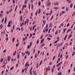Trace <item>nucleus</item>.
<instances>
[{
	"label": "nucleus",
	"instance_id": "f257e3e1",
	"mask_svg": "<svg viewBox=\"0 0 75 75\" xmlns=\"http://www.w3.org/2000/svg\"><path fill=\"white\" fill-rule=\"evenodd\" d=\"M51 3L50 2H47V4H46V6H49L51 5Z\"/></svg>",
	"mask_w": 75,
	"mask_h": 75
},
{
	"label": "nucleus",
	"instance_id": "f03ea898",
	"mask_svg": "<svg viewBox=\"0 0 75 75\" xmlns=\"http://www.w3.org/2000/svg\"><path fill=\"white\" fill-rule=\"evenodd\" d=\"M32 42H30L29 45H28L27 46V48L29 49V48L30 47L32 46Z\"/></svg>",
	"mask_w": 75,
	"mask_h": 75
},
{
	"label": "nucleus",
	"instance_id": "7ed1b4c3",
	"mask_svg": "<svg viewBox=\"0 0 75 75\" xmlns=\"http://www.w3.org/2000/svg\"><path fill=\"white\" fill-rule=\"evenodd\" d=\"M11 23H12V21H10L9 22H8V25H7V27H10L11 26Z\"/></svg>",
	"mask_w": 75,
	"mask_h": 75
},
{
	"label": "nucleus",
	"instance_id": "20e7f679",
	"mask_svg": "<svg viewBox=\"0 0 75 75\" xmlns=\"http://www.w3.org/2000/svg\"><path fill=\"white\" fill-rule=\"evenodd\" d=\"M30 64H28V62H27L25 64V67H28L30 66Z\"/></svg>",
	"mask_w": 75,
	"mask_h": 75
},
{
	"label": "nucleus",
	"instance_id": "39448f33",
	"mask_svg": "<svg viewBox=\"0 0 75 75\" xmlns=\"http://www.w3.org/2000/svg\"><path fill=\"white\" fill-rule=\"evenodd\" d=\"M27 22V24H28V23L29 22V20L28 19H27L26 20V21H25V23H24V25H25L26 24V23Z\"/></svg>",
	"mask_w": 75,
	"mask_h": 75
},
{
	"label": "nucleus",
	"instance_id": "423d86ee",
	"mask_svg": "<svg viewBox=\"0 0 75 75\" xmlns=\"http://www.w3.org/2000/svg\"><path fill=\"white\" fill-rule=\"evenodd\" d=\"M8 61V60L7 59H5L4 61V64H6Z\"/></svg>",
	"mask_w": 75,
	"mask_h": 75
},
{
	"label": "nucleus",
	"instance_id": "0eeeda50",
	"mask_svg": "<svg viewBox=\"0 0 75 75\" xmlns=\"http://www.w3.org/2000/svg\"><path fill=\"white\" fill-rule=\"evenodd\" d=\"M62 63V62H61L60 63H59L58 64H57L56 66L57 67H58L60 65H61V64Z\"/></svg>",
	"mask_w": 75,
	"mask_h": 75
},
{
	"label": "nucleus",
	"instance_id": "6e6552de",
	"mask_svg": "<svg viewBox=\"0 0 75 75\" xmlns=\"http://www.w3.org/2000/svg\"><path fill=\"white\" fill-rule=\"evenodd\" d=\"M11 59V57L10 56H8L7 57V59H8V62H9Z\"/></svg>",
	"mask_w": 75,
	"mask_h": 75
},
{
	"label": "nucleus",
	"instance_id": "1a4fd4ad",
	"mask_svg": "<svg viewBox=\"0 0 75 75\" xmlns=\"http://www.w3.org/2000/svg\"><path fill=\"white\" fill-rule=\"evenodd\" d=\"M67 30V29L66 28H64L63 29V33H64L65 32H66V30Z\"/></svg>",
	"mask_w": 75,
	"mask_h": 75
},
{
	"label": "nucleus",
	"instance_id": "9d476101",
	"mask_svg": "<svg viewBox=\"0 0 75 75\" xmlns=\"http://www.w3.org/2000/svg\"><path fill=\"white\" fill-rule=\"evenodd\" d=\"M52 10H51L50 13H49V15H51L52 14Z\"/></svg>",
	"mask_w": 75,
	"mask_h": 75
},
{
	"label": "nucleus",
	"instance_id": "9b49d317",
	"mask_svg": "<svg viewBox=\"0 0 75 75\" xmlns=\"http://www.w3.org/2000/svg\"><path fill=\"white\" fill-rule=\"evenodd\" d=\"M25 53L26 54H28V56H29L30 53V52L28 53V51H25Z\"/></svg>",
	"mask_w": 75,
	"mask_h": 75
},
{
	"label": "nucleus",
	"instance_id": "f8f14e48",
	"mask_svg": "<svg viewBox=\"0 0 75 75\" xmlns=\"http://www.w3.org/2000/svg\"><path fill=\"white\" fill-rule=\"evenodd\" d=\"M6 21H7V18H6V17L5 18V21H4V23L5 24L6 22Z\"/></svg>",
	"mask_w": 75,
	"mask_h": 75
},
{
	"label": "nucleus",
	"instance_id": "ddd939ff",
	"mask_svg": "<svg viewBox=\"0 0 75 75\" xmlns=\"http://www.w3.org/2000/svg\"><path fill=\"white\" fill-rule=\"evenodd\" d=\"M27 39V37H25V38H23V41H25V40H26Z\"/></svg>",
	"mask_w": 75,
	"mask_h": 75
},
{
	"label": "nucleus",
	"instance_id": "4468645a",
	"mask_svg": "<svg viewBox=\"0 0 75 75\" xmlns=\"http://www.w3.org/2000/svg\"><path fill=\"white\" fill-rule=\"evenodd\" d=\"M59 4V2H56L54 3V5H58Z\"/></svg>",
	"mask_w": 75,
	"mask_h": 75
},
{
	"label": "nucleus",
	"instance_id": "2eb2a0df",
	"mask_svg": "<svg viewBox=\"0 0 75 75\" xmlns=\"http://www.w3.org/2000/svg\"><path fill=\"white\" fill-rule=\"evenodd\" d=\"M67 2H68V4H69L71 2V1H70V0H67Z\"/></svg>",
	"mask_w": 75,
	"mask_h": 75
},
{
	"label": "nucleus",
	"instance_id": "dca6fc26",
	"mask_svg": "<svg viewBox=\"0 0 75 75\" xmlns=\"http://www.w3.org/2000/svg\"><path fill=\"white\" fill-rule=\"evenodd\" d=\"M67 35H65V37H64V41H65L66 40V38H67Z\"/></svg>",
	"mask_w": 75,
	"mask_h": 75
},
{
	"label": "nucleus",
	"instance_id": "f3484780",
	"mask_svg": "<svg viewBox=\"0 0 75 75\" xmlns=\"http://www.w3.org/2000/svg\"><path fill=\"white\" fill-rule=\"evenodd\" d=\"M44 40V39H42L41 40V41L40 43L41 44L42 42H43V41Z\"/></svg>",
	"mask_w": 75,
	"mask_h": 75
},
{
	"label": "nucleus",
	"instance_id": "a211bd4d",
	"mask_svg": "<svg viewBox=\"0 0 75 75\" xmlns=\"http://www.w3.org/2000/svg\"><path fill=\"white\" fill-rule=\"evenodd\" d=\"M45 45V44H44V43H43L41 46H40V47H43V46Z\"/></svg>",
	"mask_w": 75,
	"mask_h": 75
},
{
	"label": "nucleus",
	"instance_id": "6ab92c4d",
	"mask_svg": "<svg viewBox=\"0 0 75 75\" xmlns=\"http://www.w3.org/2000/svg\"><path fill=\"white\" fill-rule=\"evenodd\" d=\"M59 40H57L56 41H55L54 43V44H55V43H57V42H58V41Z\"/></svg>",
	"mask_w": 75,
	"mask_h": 75
},
{
	"label": "nucleus",
	"instance_id": "aec40b11",
	"mask_svg": "<svg viewBox=\"0 0 75 75\" xmlns=\"http://www.w3.org/2000/svg\"><path fill=\"white\" fill-rule=\"evenodd\" d=\"M62 73L61 72H59L57 74V75H61Z\"/></svg>",
	"mask_w": 75,
	"mask_h": 75
},
{
	"label": "nucleus",
	"instance_id": "412c9836",
	"mask_svg": "<svg viewBox=\"0 0 75 75\" xmlns=\"http://www.w3.org/2000/svg\"><path fill=\"white\" fill-rule=\"evenodd\" d=\"M58 70L59 71L61 69V67H59L57 68Z\"/></svg>",
	"mask_w": 75,
	"mask_h": 75
},
{
	"label": "nucleus",
	"instance_id": "4be33fe9",
	"mask_svg": "<svg viewBox=\"0 0 75 75\" xmlns=\"http://www.w3.org/2000/svg\"><path fill=\"white\" fill-rule=\"evenodd\" d=\"M15 40V38H13L12 39V42H14Z\"/></svg>",
	"mask_w": 75,
	"mask_h": 75
},
{
	"label": "nucleus",
	"instance_id": "5701e85b",
	"mask_svg": "<svg viewBox=\"0 0 75 75\" xmlns=\"http://www.w3.org/2000/svg\"><path fill=\"white\" fill-rule=\"evenodd\" d=\"M14 68V67H11L10 69V70H13V69Z\"/></svg>",
	"mask_w": 75,
	"mask_h": 75
},
{
	"label": "nucleus",
	"instance_id": "b1692460",
	"mask_svg": "<svg viewBox=\"0 0 75 75\" xmlns=\"http://www.w3.org/2000/svg\"><path fill=\"white\" fill-rule=\"evenodd\" d=\"M73 6V4H71V5H70V8H72Z\"/></svg>",
	"mask_w": 75,
	"mask_h": 75
},
{
	"label": "nucleus",
	"instance_id": "393cba45",
	"mask_svg": "<svg viewBox=\"0 0 75 75\" xmlns=\"http://www.w3.org/2000/svg\"><path fill=\"white\" fill-rule=\"evenodd\" d=\"M22 18H23L21 16V17H20V20H21V21H22Z\"/></svg>",
	"mask_w": 75,
	"mask_h": 75
},
{
	"label": "nucleus",
	"instance_id": "a878e982",
	"mask_svg": "<svg viewBox=\"0 0 75 75\" xmlns=\"http://www.w3.org/2000/svg\"><path fill=\"white\" fill-rule=\"evenodd\" d=\"M36 26V25H34L33 27V30L34 29V28H35V27Z\"/></svg>",
	"mask_w": 75,
	"mask_h": 75
},
{
	"label": "nucleus",
	"instance_id": "bb28decb",
	"mask_svg": "<svg viewBox=\"0 0 75 75\" xmlns=\"http://www.w3.org/2000/svg\"><path fill=\"white\" fill-rule=\"evenodd\" d=\"M3 60H4V59L3 58L1 59V60H0L1 62H3Z\"/></svg>",
	"mask_w": 75,
	"mask_h": 75
},
{
	"label": "nucleus",
	"instance_id": "cd10ccee",
	"mask_svg": "<svg viewBox=\"0 0 75 75\" xmlns=\"http://www.w3.org/2000/svg\"><path fill=\"white\" fill-rule=\"evenodd\" d=\"M38 54H37V55L36 54L35 55V58H36L37 57V56H38Z\"/></svg>",
	"mask_w": 75,
	"mask_h": 75
},
{
	"label": "nucleus",
	"instance_id": "c85d7f7f",
	"mask_svg": "<svg viewBox=\"0 0 75 75\" xmlns=\"http://www.w3.org/2000/svg\"><path fill=\"white\" fill-rule=\"evenodd\" d=\"M58 31L57 30V31H56V32H55V35H57V34H58Z\"/></svg>",
	"mask_w": 75,
	"mask_h": 75
},
{
	"label": "nucleus",
	"instance_id": "c756f323",
	"mask_svg": "<svg viewBox=\"0 0 75 75\" xmlns=\"http://www.w3.org/2000/svg\"><path fill=\"white\" fill-rule=\"evenodd\" d=\"M27 3V1L26 0H25V2H24V3H25V4H26Z\"/></svg>",
	"mask_w": 75,
	"mask_h": 75
},
{
	"label": "nucleus",
	"instance_id": "7c9ffc66",
	"mask_svg": "<svg viewBox=\"0 0 75 75\" xmlns=\"http://www.w3.org/2000/svg\"><path fill=\"white\" fill-rule=\"evenodd\" d=\"M71 30V29H69L67 31V33H68Z\"/></svg>",
	"mask_w": 75,
	"mask_h": 75
},
{
	"label": "nucleus",
	"instance_id": "2f4dec72",
	"mask_svg": "<svg viewBox=\"0 0 75 75\" xmlns=\"http://www.w3.org/2000/svg\"><path fill=\"white\" fill-rule=\"evenodd\" d=\"M16 51H15V52L13 53V55L14 56L16 54Z\"/></svg>",
	"mask_w": 75,
	"mask_h": 75
},
{
	"label": "nucleus",
	"instance_id": "473e14b6",
	"mask_svg": "<svg viewBox=\"0 0 75 75\" xmlns=\"http://www.w3.org/2000/svg\"><path fill=\"white\" fill-rule=\"evenodd\" d=\"M40 12H41V10L40 9H39L38 13L39 14V13H40Z\"/></svg>",
	"mask_w": 75,
	"mask_h": 75
},
{
	"label": "nucleus",
	"instance_id": "72a5a7b5",
	"mask_svg": "<svg viewBox=\"0 0 75 75\" xmlns=\"http://www.w3.org/2000/svg\"><path fill=\"white\" fill-rule=\"evenodd\" d=\"M42 61L41 60V61L40 62V64H39V66L40 65L42 64Z\"/></svg>",
	"mask_w": 75,
	"mask_h": 75
},
{
	"label": "nucleus",
	"instance_id": "f704fd0d",
	"mask_svg": "<svg viewBox=\"0 0 75 75\" xmlns=\"http://www.w3.org/2000/svg\"><path fill=\"white\" fill-rule=\"evenodd\" d=\"M72 36V35L71 34L69 36V37H68V38L69 39Z\"/></svg>",
	"mask_w": 75,
	"mask_h": 75
},
{
	"label": "nucleus",
	"instance_id": "c9c22d12",
	"mask_svg": "<svg viewBox=\"0 0 75 75\" xmlns=\"http://www.w3.org/2000/svg\"><path fill=\"white\" fill-rule=\"evenodd\" d=\"M0 28L1 29H2V24H1L0 26Z\"/></svg>",
	"mask_w": 75,
	"mask_h": 75
},
{
	"label": "nucleus",
	"instance_id": "e433bc0d",
	"mask_svg": "<svg viewBox=\"0 0 75 75\" xmlns=\"http://www.w3.org/2000/svg\"><path fill=\"white\" fill-rule=\"evenodd\" d=\"M39 41L38 40H37V44H39Z\"/></svg>",
	"mask_w": 75,
	"mask_h": 75
},
{
	"label": "nucleus",
	"instance_id": "4c0bfd02",
	"mask_svg": "<svg viewBox=\"0 0 75 75\" xmlns=\"http://www.w3.org/2000/svg\"><path fill=\"white\" fill-rule=\"evenodd\" d=\"M49 26L50 27H52V24L51 23H50L49 25Z\"/></svg>",
	"mask_w": 75,
	"mask_h": 75
},
{
	"label": "nucleus",
	"instance_id": "58836bf2",
	"mask_svg": "<svg viewBox=\"0 0 75 75\" xmlns=\"http://www.w3.org/2000/svg\"><path fill=\"white\" fill-rule=\"evenodd\" d=\"M34 74H33V75H36V71H35L34 72Z\"/></svg>",
	"mask_w": 75,
	"mask_h": 75
},
{
	"label": "nucleus",
	"instance_id": "ea45409f",
	"mask_svg": "<svg viewBox=\"0 0 75 75\" xmlns=\"http://www.w3.org/2000/svg\"><path fill=\"white\" fill-rule=\"evenodd\" d=\"M20 56L18 54L17 55V58L18 59H19Z\"/></svg>",
	"mask_w": 75,
	"mask_h": 75
},
{
	"label": "nucleus",
	"instance_id": "a19ab883",
	"mask_svg": "<svg viewBox=\"0 0 75 75\" xmlns=\"http://www.w3.org/2000/svg\"><path fill=\"white\" fill-rule=\"evenodd\" d=\"M69 57V56L68 55L66 56V59H67L68 57Z\"/></svg>",
	"mask_w": 75,
	"mask_h": 75
},
{
	"label": "nucleus",
	"instance_id": "79ce46f5",
	"mask_svg": "<svg viewBox=\"0 0 75 75\" xmlns=\"http://www.w3.org/2000/svg\"><path fill=\"white\" fill-rule=\"evenodd\" d=\"M33 5L32 4H31V8H32V10H33Z\"/></svg>",
	"mask_w": 75,
	"mask_h": 75
},
{
	"label": "nucleus",
	"instance_id": "37998d69",
	"mask_svg": "<svg viewBox=\"0 0 75 75\" xmlns=\"http://www.w3.org/2000/svg\"><path fill=\"white\" fill-rule=\"evenodd\" d=\"M17 6H16V8H15V10H14L15 11H16V9H17Z\"/></svg>",
	"mask_w": 75,
	"mask_h": 75
},
{
	"label": "nucleus",
	"instance_id": "c03bdc74",
	"mask_svg": "<svg viewBox=\"0 0 75 75\" xmlns=\"http://www.w3.org/2000/svg\"><path fill=\"white\" fill-rule=\"evenodd\" d=\"M53 18V16H52L51 19H50V20H52Z\"/></svg>",
	"mask_w": 75,
	"mask_h": 75
},
{
	"label": "nucleus",
	"instance_id": "a18cd8bd",
	"mask_svg": "<svg viewBox=\"0 0 75 75\" xmlns=\"http://www.w3.org/2000/svg\"><path fill=\"white\" fill-rule=\"evenodd\" d=\"M45 30L46 32H47L48 31V29L47 28H46V29Z\"/></svg>",
	"mask_w": 75,
	"mask_h": 75
},
{
	"label": "nucleus",
	"instance_id": "49530a36",
	"mask_svg": "<svg viewBox=\"0 0 75 75\" xmlns=\"http://www.w3.org/2000/svg\"><path fill=\"white\" fill-rule=\"evenodd\" d=\"M65 12V11H63L62 12V14H63V13H64Z\"/></svg>",
	"mask_w": 75,
	"mask_h": 75
},
{
	"label": "nucleus",
	"instance_id": "de8ad7c7",
	"mask_svg": "<svg viewBox=\"0 0 75 75\" xmlns=\"http://www.w3.org/2000/svg\"><path fill=\"white\" fill-rule=\"evenodd\" d=\"M38 11H37V12H36V13H35V15H36V16H37V13H38Z\"/></svg>",
	"mask_w": 75,
	"mask_h": 75
},
{
	"label": "nucleus",
	"instance_id": "09e8293b",
	"mask_svg": "<svg viewBox=\"0 0 75 75\" xmlns=\"http://www.w3.org/2000/svg\"><path fill=\"white\" fill-rule=\"evenodd\" d=\"M40 4H41V2H39V3H38V5L39 6H40Z\"/></svg>",
	"mask_w": 75,
	"mask_h": 75
},
{
	"label": "nucleus",
	"instance_id": "8fccbe9b",
	"mask_svg": "<svg viewBox=\"0 0 75 75\" xmlns=\"http://www.w3.org/2000/svg\"><path fill=\"white\" fill-rule=\"evenodd\" d=\"M19 45V43H18L17 44H16V46L17 47L18 45Z\"/></svg>",
	"mask_w": 75,
	"mask_h": 75
},
{
	"label": "nucleus",
	"instance_id": "3c124183",
	"mask_svg": "<svg viewBox=\"0 0 75 75\" xmlns=\"http://www.w3.org/2000/svg\"><path fill=\"white\" fill-rule=\"evenodd\" d=\"M43 23L44 24H45V23H46L45 21H43Z\"/></svg>",
	"mask_w": 75,
	"mask_h": 75
},
{
	"label": "nucleus",
	"instance_id": "603ef678",
	"mask_svg": "<svg viewBox=\"0 0 75 75\" xmlns=\"http://www.w3.org/2000/svg\"><path fill=\"white\" fill-rule=\"evenodd\" d=\"M75 52H73V54H72V56H73V57L74 56V54H75Z\"/></svg>",
	"mask_w": 75,
	"mask_h": 75
},
{
	"label": "nucleus",
	"instance_id": "864d4df0",
	"mask_svg": "<svg viewBox=\"0 0 75 75\" xmlns=\"http://www.w3.org/2000/svg\"><path fill=\"white\" fill-rule=\"evenodd\" d=\"M54 9H56V10H57L58 9V8L57 7H54Z\"/></svg>",
	"mask_w": 75,
	"mask_h": 75
},
{
	"label": "nucleus",
	"instance_id": "5fc2aeb1",
	"mask_svg": "<svg viewBox=\"0 0 75 75\" xmlns=\"http://www.w3.org/2000/svg\"><path fill=\"white\" fill-rule=\"evenodd\" d=\"M66 10L67 11H69V10H68V8H66Z\"/></svg>",
	"mask_w": 75,
	"mask_h": 75
},
{
	"label": "nucleus",
	"instance_id": "6e6d98bb",
	"mask_svg": "<svg viewBox=\"0 0 75 75\" xmlns=\"http://www.w3.org/2000/svg\"><path fill=\"white\" fill-rule=\"evenodd\" d=\"M12 9H11L9 11V12H11V11H12Z\"/></svg>",
	"mask_w": 75,
	"mask_h": 75
},
{
	"label": "nucleus",
	"instance_id": "4d7b16f0",
	"mask_svg": "<svg viewBox=\"0 0 75 75\" xmlns=\"http://www.w3.org/2000/svg\"><path fill=\"white\" fill-rule=\"evenodd\" d=\"M4 21V18H3V19H2V21H1V23H2Z\"/></svg>",
	"mask_w": 75,
	"mask_h": 75
},
{
	"label": "nucleus",
	"instance_id": "13d9d810",
	"mask_svg": "<svg viewBox=\"0 0 75 75\" xmlns=\"http://www.w3.org/2000/svg\"><path fill=\"white\" fill-rule=\"evenodd\" d=\"M30 74H32V71L30 70Z\"/></svg>",
	"mask_w": 75,
	"mask_h": 75
},
{
	"label": "nucleus",
	"instance_id": "bf43d9fd",
	"mask_svg": "<svg viewBox=\"0 0 75 75\" xmlns=\"http://www.w3.org/2000/svg\"><path fill=\"white\" fill-rule=\"evenodd\" d=\"M47 28H48V24H47L45 28L47 29Z\"/></svg>",
	"mask_w": 75,
	"mask_h": 75
},
{
	"label": "nucleus",
	"instance_id": "052dcab7",
	"mask_svg": "<svg viewBox=\"0 0 75 75\" xmlns=\"http://www.w3.org/2000/svg\"><path fill=\"white\" fill-rule=\"evenodd\" d=\"M69 25V23H68L67 25V27H68Z\"/></svg>",
	"mask_w": 75,
	"mask_h": 75
},
{
	"label": "nucleus",
	"instance_id": "680f3d73",
	"mask_svg": "<svg viewBox=\"0 0 75 75\" xmlns=\"http://www.w3.org/2000/svg\"><path fill=\"white\" fill-rule=\"evenodd\" d=\"M52 72H54V69L53 68L52 69Z\"/></svg>",
	"mask_w": 75,
	"mask_h": 75
},
{
	"label": "nucleus",
	"instance_id": "e2e57ef3",
	"mask_svg": "<svg viewBox=\"0 0 75 75\" xmlns=\"http://www.w3.org/2000/svg\"><path fill=\"white\" fill-rule=\"evenodd\" d=\"M19 13L21 14L22 13L21 11L20 10L19 11Z\"/></svg>",
	"mask_w": 75,
	"mask_h": 75
},
{
	"label": "nucleus",
	"instance_id": "0e129e2a",
	"mask_svg": "<svg viewBox=\"0 0 75 75\" xmlns=\"http://www.w3.org/2000/svg\"><path fill=\"white\" fill-rule=\"evenodd\" d=\"M35 23V22L34 21L32 24L33 25H34Z\"/></svg>",
	"mask_w": 75,
	"mask_h": 75
},
{
	"label": "nucleus",
	"instance_id": "69168bd1",
	"mask_svg": "<svg viewBox=\"0 0 75 75\" xmlns=\"http://www.w3.org/2000/svg\"><path fill=\"white\" fill-rule=\"evenodd\" d=\"M38 63H37V66H36V68H38Z\"/></svg>",
	"mask_w": 75,
	"mask_h": 75
},
{
	"label": "nucleus",
	"instance_id": "338daca9",
	"mask_svg": "<svg viewBox=\"0 0 75 75\" xmlns=\"http://www.w3.org/2000/svg\"><path fill=\"white\" fill-rule=\"evenodd\" d=\"M15 25H13V29L14 30V29L15 28V27H14Z\"/></svg>",
	"mask_w": 75,
	"mask_h": 75
},
{
	"label": "nucleus",
	"instance_id": "774afa93",
	"mask_svg": "<svg viewBox=\"0 0 75 75\" xmlns=\"http://www.w3.org/2000/svg\"><path fill=\"white\" fill-rule=\"evenodd\" d=\"M47 39L48 40H50L51 39L49 38H47Z\"/></svg>",
	"mask_w": 75,
	"mask_h": 75
}]
</instances>
